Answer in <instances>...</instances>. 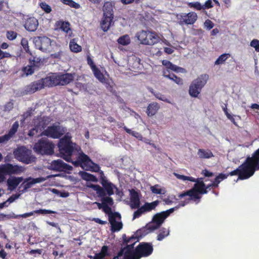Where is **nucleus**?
Returning a JSON list of instances; mask_svg holds the SVG:
<instances>
[{"label": "nucleus", "instance_id": "nucleus-1", "mask_svg": "<svg viewBox=\"0 0 259 259\" xmlns=\"http://www.w3.org/2000/svg\"><path fill=\"white\" fill-rule=\"evenodd\" d=\"M100 183L102 187L99 185L93 184L87 185L88 188L95 191L97 196L101 198L102 203L97 202L94 203L97 205L99 209H103L104 204L106 203H108L110 206L113 204V199L110 196L114 194V189H117L116 186L107 180L102 171L100 172Z\"/></svg>", "mask_w": 259, "mask_h": 259}, {"label": "nucleus", "instance_id": "nucleus-2", "mask_svg": "<svg viewBox=\"0 0 259 259\" xmlns=\"http://www.w3.org/2000/svg\"><path fill=\"white\" fill-rule=\"evenodd\" d=\"M75 73H52V75L47 76V82L49 88L57 85H66L71 82L74 78Z\"/></svg>", "mask_w": 259, "mask_h": 259}, {"label": "nucleus", "instance_id": "nucleus-3", "mask_svg": "<svg viewBox=\"0 0 259 259\" xmlns=\"http://www.w3.org/2000/svg\"><path fill=\"white\" fill-rule=\"evenodd\" d=\"M74 144L72 142L71 137L65 135L60 139L58 147L62 157L67 161H71V155L74 150Z\"/></svg>", "mask_w": 259, "mask_h": 259}, {"label": "nucleus", "instance_id": "nucleus-4", "mask_svg": "<svg viewBox=\"0 0 259 259\" xmlns=\"http://www.w3.org/2000/svg\"><path fill=\"white\" fill-rule=\"evenodd\" d=\"M22 166L7 163L0 165V184L5 182L6 176L19 175L24 171Z\"/></svg>", "mask_w": 259, "mask_h": 259}, {"label": "nucleus", "instance_id": "nucleus-5", "mask_svg": "<svg viewBox=\"0 0 259 259\" xmlns=\"http://www.w3.org/2000/svg\"><path fill=\"white\" fill-rule=\"evenodd\" d=\"M208 77V75L206 74H201L191 82L189 89V94L191 97L196 98L198 96L207 83Z\"/></svg>", "mask_w": 259, "mask_h": 259}, {"label": "nucleus", "instance_id": "nucleus-6", "mask_svg": "<svg viewBox=\"0 0 259 259\" xmlns=\"http://www.w3.org/2000/svg\"><path fill=\"white\" fill-rule=\"evenodd\" d=\"M122 238L123 242L126 244L125 247L120 249L123 250L124 259H134L135 248L134 249V247L135 243L139 241L138 239H137L134 236L127 238L125 234L122 236Z\"/></svg>", "mask_w": 259, "mask_h": 259}, {"label": "nucleus", "instance_id": "nucleus-7", "mask_svg": "<svg viewBox=\"0 0 259 259\" xmlns=\"http://www.w3.org/2000/svg\"><path fill=\"white\" fill-rule=\"evenodd\" d=\"M122 238L123 242L126 244L125 247L120 249L123 250L124 259H134L135 248L134 249V247L135 243L139 241L138 239H137L134 236L127 238L125 234L122 236Z\"/></svg>", "mask_w": 259, "mask_h": 259}, {"label": "nucleus", "instance_id": "nucleus-8", "mask_svg": "<svg viewBox=\"0 0 259 259\" xmlns=\"http://www.w3.org/2000/svg\"><path fill=\"white\" fill-rule=\"evenodd\" d=\"M54 145L48 139L41 138L34 146L35 151L41 155H52L54 153Z\"/></svg>", "mask_w": 259, "mask_h": 259}, {"label": "nucleus", "instance_id": "nucleus-9", "mask_svg": "<svg viewBox=\"0 0 259 259\" xmlns=\"http://www.w3.org/2000/svg\"><path fill=\"white\" fill-rule=\"evenodd\" d=\"M196 179V181L194 182H196V183L194 185L193 187L189 190L180 194L178 195L179 198H182L185 196H189L190 197L189 200H196L201 198V196L199 195V193L202 187H205V184L202 180V178Z\"/></svg>", "mask_w": 259, "mask_h": 259}, {"label": "nucleus", "instance_id": "nucleus-10", "mask_svg": "<svg viewBox=\"0 0 259 259\" xmlns=\"http://www.w3.org/2000/svg\"><path fill=\"white\" fill-rule=\"evenodd\" d=\"M31 153L30 150L24 146L17 148L13 152L15 158L27 164L34 161L35 157L31 155Z\"/></svg>", "mask_w": 259, "mask_h": 259}, {"label": "nucleus", "instance_id": "nucleus-11", "mask_svg": "<svg viewBox=\"0 0 259 259\" xmlns=\"http://www.w3.org/2000/svg\"><path fill=\"white\" fill-rule=\"evenodd\" d=\"M153 246L151 242H140L135 248L134 259H140L150 256L153 252Z\"/></svg>", "mask_w": 259, "mask_h": 259}, {"label": "nucleus", "instance_id": "nucleus-12", "mask_svg": "<svg viewBox=\"0 0 259 259\" xmlns=\"http://www.w3.org/2000/svg\"><path fill=\"white\" fill-rule=\"evenodd\" d=\"M174 208H170L166 211H161L155 214L152 220V222L150 223L151 225L152 230H156L160 228L164 222V220L173 212Z\"/></svg>", "mask_w": 259, "mask_h": 259}, {"label": "nucleus", "instance_id": "nucleus-13", "mask_svg": "<svg viewBox=\"0 0 259 259\" xmlns=\"http://www.w3.org/2000/svg\"><path fill=\"white\" fill-rule=\"evenodd\" d=\"M45 87L49 88V83L47 82V77L33 81L26 85L24 93L26 95L32 94Z\"/></svg>", "mask_w": 259, "mask_h": 259}, {"label": "nucleus", "instance_id": "nucleus-14", "mask_svg": "<svg viewBox=\"0 0 259 259\" xmlns=\"http://www.w3.org/2000/svg\"><path fill=\"white\" fill-rule=\"evenodd\" d=\"M225 175L227 176V177L229 176H233L238 175V179L245 180L253 176V174L244 162L237 169L230 172L228 174H225Z\"/></svg>", "mask_w": 259, "mask_h": 259}, {"label": "nucleus", "instance_id": "nucleus-15", "mask_svg": "<svg viewBox=\"0 0 259 259\" xmlns=\"http://www.w3.org/2000/svg\"><path fill=\"white\" fill-rule=\"evenodd\" d=\"M159 204V201L157 200L152 202H145L144 204L139 208L133 213V220L140 218L143 214L154 210Z\"/></svg>", "mask_w": 259, "mask_h": 259}, {"label": "nucleus", "instance_id": "nucleus-16", "mask_svg": "<svg viewBox=\"0 0 259 259\" xmlns=\"http://www.w3.org/2000/svg\"><path fill=\"white\" fill-rule=\"evenodd\" d=\"M244 162L253 175L256 170H258L259 148L253 152L251 157H247Z\"/></svg>", "mask_w": 259, "mask_h": 259}, {"label": "nucleus", "instance_id": "nucleus-17", "mask_svg": "<svg viewBox=\"0 0 259 259\" xmlns=\"http://www.w3.org/2000/svg\"><path fill=\"white\" fill-rule=\"evenodd\" d=\"M75 167L80 166L83 169H87L89 165L91 163H93V161L90 158L82 152L78 154L76 159L73 161L72 159L71 161Z\"/></svg>", "mask_w": 259, "mask_h": 259}, {"label": "nucleus", "instance_id": "nucleus-18", "mask_svg": "<svg viewBox=\"0 0 259 259\" xmlns=\"http://www.w3.org/2000/svg\"><path fill=\"white\" fill-rule=\"evenodd\" d=\"M65 131L63 128L59 125H52L47 127L43 132L42 134L51 138L58 139L60 138Z\"/></svg>", "mask_w": 259, "mask_h": 259}, {"label": "nucleus", "instance_id": "nucleus-19", "mask_svg": "<svg viewBox=\"0 0 259 259\" xmlns=\"http://www.w3.org/2000/svg\"><path fill=\"white\" fill-rule=\"evenodd\" d=\"M49 168L56 171H66L67 170H71L72 167L65 163L62 160L57 159L51 162Z\"/></svg>", "mask_w": 259, "mask_h": 259}, {"label": "nucleus", "instance_id": "nucleus-20", "mask_svg": "<svg viewBox=\"0 0 259 259\" xmlns=\"http://www.w3.org/2000/svg\"><path fill=\"white\" fill-rule=\"evenodd\" d=\"M51 176H48L47 178L39 177L37 178H31L30 177L26 179L20 187V188L21 187L23 188V189L21 190V192L22 193L25 192L28 189L31 188L33 185L44 182L47 179L51 178Z\"/></svg>", "mask_w": 259, "mask_h": 259}, {"label": "nucleus", "instance_id": "nucleus-21", "mask_svg": "<svg viewBox=\"0 0 259 259\" xmlns=\"http://www.w3.org/2000/svg\"><path fill=\"white\" fill-rule=\"evenodd\" d=\"M131 209H138L140 206V198L138 193L134 189L130 190V201L129 203Z\"/></svg>", "mask_w": 259, "mask_h": 259}, {"label": "nucleus", "instance_id": "nucleus-22", "mask_svg": "<svg viewBox=\"0 0 259 259\" xmlns=\"http://www.w3.org/2000/svg\"><path fill=\"white\" fill-rule=\"evenodd\" d=\"M19 127V122L18 121H15L12 125V127L9 131L8 134L4 136H0V144L4 143L8 141L15 133L17 132Z\"/></svg>", "mask_w": 259, "mask_h": 259}, {"label": "nucleus", "instance_id": "nucleus-23", "mask_svg": "<svg viewBox=\"0 0 259 259\" xmlns=\"http://www.w3.org/2000/svg\"><path fill=\"white\" fill-rule=\"evenodd\" d=\"M19 127V122L18 121H15L12 125V127L9 131L8 134L4 136H0V144L4 143L8 141L15 133L17 132Z\"/></svg>", "mask_w": 259, "mask_h": 259}, {"label": "nucleus", "instance_id": "nucleus-24", "mask_svg": "<svg viewBox=\"0 0 259 259\" xmlns=\"http://www.w3.org/2000/svg\"><path fill=\"white\" fill-rule=\"evenodd\" d=\"M151 227V225L150 223L148 224L145 227L138 230L133 236L136 237L137 239H138L139 241V238H142L155 230H152Z\"/></svg>", "mask_w": 259, "mask_h": 259}, {"label": "nucleus", "instance_id": "nucleus-25", "mask_svg": "<svg viewBox=\"0 0 259 259\" xmlns=\"http://www.w3.org/2000/svg\"><path fill=\"white\" fill-rule=\"evenodd\" d=\"M95 77L101 83L105 84L106 88H112L110 85L109 81L108 79L106 78L103 74L101 72V70L98 68H96L92 70Z\"/></svg>", "mask_w": 259, "mask_h": 259}, {"label": "nucleus", "instance_id": "nucleus-26", "mask_svg": "<svg viewBox=\"0 0 259 259\" xmlns=\"http://www.w3.org/2000/svg\"><path fill=\"white\" fill-rule=\"evenodd\" d=\"M38 26V20L35 17H28L24 24L25 29L29 31H34Z\"/></svg>", "mask_w": 259, "mask_h": 259}, {"label": "nucleus", "instance_id": "nucleus-27", "mask_svg": "<svg viewBox=\"0 0 259 259\" xmlns=\"http://www.w3.org/2000/svg\"><path fill=\"white\" fill-rule=\"evenodd\" d=\"M116 219L119 220H121V218L109 216V222L111 224V231L112 232H117L120 231L122 228V223L121 222L116 221Z\"/></svg>", "mask_w": 259, "mask_h": 259}, {"label": "nucleus", "instance_id": "nucleus-28", "mask_svg": "<svg viewBox=\"0 0 259 259\" xmlns=\"http://www.w3.org/2000/svg\"><path fill=\"white\" fill-rule=\"evenodd\" d=\"M140 21L146 28L157 26V22L155 21L154 17H140Z\"/></svg>", "mask_w": 259, "mask_h": 259}, {"label": "nucleus", "instance_id": "nucleus-29", "mask_svg": "<svg viewBox=\"0 0 259 259\" xmlns=\"http://www.w3.org/2000/svg\"><path fill=\"white\" fill-rule=\"evenodd\" d=\"M23 177H14L7 180V185L10 190L16 189L19 184L23 181Z\"/></svg>", "mask_w": 259, "mask_h": 259}, {"label": "nucleus", "instance_id": "nucleus-30", "mask_svg": "<svg viewBox=\"0 0 259 259\" xmlns=\"http://www.w3.org/2000/svg\"><path fill=\"white\" fill-rule=\"evenodd\" d=\"M159 37L155 32L148 31L146 45H153L159 41Z\"/></svg>", "mask_w": 259, "mask_h": 259}, {"label": "nucleus", "instance_id": "nucleus-31", "mask_svg": "<svg viewBox=\"0 0 259 259\" xmlns=\"http://www.w3.org/2000/svg\"><path fill=\"white\" fill-rule=\"evenodd\" d=\"M55 26L56 29H60L66 33L71 30L70 23L66 21H58L55 23Z\"/></svg>", "mask_w": 259, "mask_h": 259}, {"label": "nucleus", "instance_id": "nucleus-32", "mask_svg": "<svg viewBox=\"0 0 259 259\" xmlns=\"http://www.w3.org/2000/svg\"><path fill=\"white\" fill-rule=\"evenodd\" d=\"M45 127V125L44 120H39L38 123L35 125V126L29 131L28 135L30 137H33L37 134L39 129L41 131V128L44 129Z\"/></svg>", "mask_w": 259, "mask_h": 259}, {"label": "nucleus", "instance_id": "nucleus-33", "mask_svg": "<svg viewBox=\"0 0 259 259\" xmlns=\"http://www.w3.org/2000/svg\"><path fill=\"white\" fill-rule=\"evenodd\" d=\"M197 154L201 159H208L214 156L209 149H199Z\"/></svg>", "mask_w": 259, "mask_h": 259}, {"label": "nucleus", "instance_id": "nucleus-34", "mask_svg": "<svg viewBox=\"0 0 259 259\" xmlns=\"http://www.w3.org/2000/svg\"><path fill=\"white\" fill-rule=\"evenodd\" d=\"M114 17H103L100 25L102 29L106 32L109 29Z\"/></svg>", "mask_w": 259, "mask_h": 259}, {"label": "nucleus", "instance_id": "nucleus-35", "mask_svg": "<svg viewBox=\"0 0 259 259\" xmlns=\"http://www.w3.org/2000/svg\"><path fill=\"white\" fill-rule=\"evenodd\" d=\"M159 109V106L158 103L153 102L150 103L147 109V114L149 116L154 115Z\"/></svg>", "mask_w": 259, "mask_h": 259}, {"label": "nucleus", "instance_id": "nucleus-36", "mask_svg": "<svg viewBox=\"0 0 259 259\" xmlns=\"http://www.w3.org/2000/svg\"><path fill=\"white\" fill-rule=\"evenodd\" d=\"M29 62L30 64L35 69H38L41 65H43L41 59L36 56H32L31 58H29Z\"/></svg>", "mask_w": 259, "mask_h": 259}, {"label": "nucleus", "instance_id": "nucleus-37", "mask_svg": "<svg viewBox=\"0 0 259 259\" xmlns=\"http://www.w3.org/2000/svg\"><path fill=\"white\" fill-rule=\"evenodd\" d=\"M103 16H112L113 15V8L111 3L106 2L103 6Z\"/></svg>", "mask_w": 259, "mask_h": 259}, {"label": "nucleus", "instance_id": "nucleus-38", "mask_svg": "<svg viewBox=\"0 0 259 259\" xmlns=\"http://www.w3.org/2000/svg\"><path fill=\"white\" fill-rule=\"evenodd\" d=\"M108 203H106V204H104L103 211L104 212L108 215V219L109 218V216H111L112 217H118L119 218H121L120 214L118 212H112V210L111 207L109 206Z\"/></svg>", "mask_w": 259, "mask_h": 259}, {"label": "nucleus", "instance_id": "nucleus-39", "mask_svg": "<svg viewBox=\"0 0 259 259\" xmlns=\"http://www.w3.org/2000/svg\"><path fill=\"white\" fill-rule=\"evenodd\" d=\"M169 234V230L165 228H162L159 230L157 236V240L162 241Z\"/></svg>", "mask_w": 259, "mask_h": 259}, {"label": "nucleus", "instance_id": "nucleus-40", "mask_svg": "<svg viewBox=\"0 0 259 259\" xmlns=\"http://www.w3.org/2000/svg\"><path fill=\"white\" fill-rule=\"evenodd\" d=\"M40 46L39 47L40 50H46L47 48L51 46V39L46 36L39 37Z\"/></svg>", "mask_w": 259, "mask_h": 259}, {"label": "nucleus", "instance_id": "nucleus-41", "mask_svg": "<svg viewBox=\"0 0 259 259\" xmlns=\"http://www.w3.org/2000/svg\"><path fill=\"white\" fill-rule=\"evenodd\" d=\"M162 64L163 65L165 66L167 69H169L176 72H178L180 70L182 69V68L173 64L170 61L166 60H163L162 61Z\"/></svg>", "mask_w": 259, "mask_h": 259}, {"label": "nucleus", "instance_id": "nucleus-42", "mask_svg": "<svg viewBox=\"0 0 259 259\" xmlns=\"http://www.w3.org/2000/svg\"><path fill=\"white\" fill-rule=\"evenodd\" d=\"M148 31L142 30L138 32L136 34L138 40L140 41L141 44L143 45H145L146 43H148V42L146 41Z\"/></svg>", "mask_w": 259, "mask_h": 259}, {"label": "nucleus", "instance_id": "nucleus-43", "mask_svg": "<svg viewBox=\"0 0 259 259\" xmlns=\"http://www.w3.org/2000/svg\"><path fill=\"white\" fill-rule=\"evenodd\" d=\"M69 47L71 51L74 53H78L81 51L82 48L80 46L77 44L74 39H72L69 43Z\"/></svg>", "mask_w": 259, "mask_h": 259}, {"label": "nucleus", "instance_id": "nucleus-44", "mask_svg": "<svg viewBox=\"0 0 259 259\" xmlns=\"http://www.w3.org/2000/svg\"><path fill=\"white\" fill-rule=\"evenodd\" d=\"M227 178V176H226L225 174L221 173L218 176L216 177L214 181L212 183V185L214 187H218L219 184L222 181Z\"/></svg>", "mask_w": 259, "mask_h": 259}, {"label": "nucleus", "instance_id": "nucleus-45", "mask_svg": "<svg viewBox=\"0 0 259 259\" xmlns=\"http://www.w3.org/2000/svg\"><path fill=\"white\" fill-rule=\"evenodd\" d=\"M82 178L86 181H90L94 182H98V179L96 176L85 171L82 172Z\"/></svg>", "mask_w": 259, "mask_h": 259}, {"label": "nucleus", "instance_id": "nucleus-46", "mask_svg": "<svg viewBox=\"0 0 259 259\" xmlns=\"http://www.w3.org/2000/svg\"><path fill=\"white\" fill-rule=\"evenodd\" d=\"M230 57L229 54L224 53L220 55L214 62L215 65H220L223 64L227 59Z\"/></svg>", "mask_w": 259, "mask_h": 259}, {"label": "nucleus", "instance_id": "nucleus-47", "mask_svg": "<svg viewBox=\"0 0 259 259\" xmlns=\"http://www.w3.org/2000/svg\"><path fill=\"white\" fill-rule=\"evenodd\" d=\"M174 175L178 179L182 180L183 181H189L191 182H195L196 180V179L193 177L186 176L177 173H174Z\"/></svg>", "mask_w": 259, "mask_h": 259}, {"label": "nucleus", "instance_id": "nucleus-48", "mask_svg": "<svg viewBox=\"0 0 259 259\" xmlns=\"http://www.w3.org/2000/svg\"><path fill=\"white\" fill-rule=\"evenodd\" d=\"M118 42L122 45L125 46L128 45L130 42V38L128 35L120 36L117 40Z\"/></svg>", "mask_w": 259, "mask_h": 259}, {"label": "nucleus", "instance_id": "nucleus-49", "mask_svg": "<svg viewBox=\"0 0 259 259\" xmlns=\"http://www.w3.org/2000/svg\"><path fill=\"white\" fill-rule=\"evenodd\" d=\"M35 70V69L30 64L25 67H23L22 70L26 76H28L32 75Z\"/></svg>", "mask_w": 259, "mask_h": 259}, {"label": "nucleus", "instance_id": "nucleus-50", "mask_svg": "<svg viewBox=\"0 0 259 259\" xmlns=\"http://www.w3.org/2000/svg\"><path fill=\"white\" fill-rule=\"evenodd\" d=\"M124 130L128 134L131 135L132 136L136 137V138L138 139L139 140H141L143 137L141 134H140L139 133L137 132L136 131H133L131 130L130 128H128L126 126H124L123 127Z\"/></svg>", "mask_w": 259, "mask_h": 259}, {"label": "nucleus", "instance_id": "nucleus-51", "mask_svg": "<svg viewBox=\"0 0 259 259\" xmlns=\"http://www.w3.org/2000/svg\"><path fill=\"white\" fill-rule=\"evenodd\" d=\"M61 2L69 6L70 7L78 9L80 7V5L74 2L72 0H61Z\"/></svg>", "mask_w": 259, "mask_h": 259}, {"label": "nucleus", "instance_id": "nucleus-52", "mask_svg": "<svg viewBox=\"0 0 259 259\" xmlns=\"http://www.w3.org/2000/svg\"><path fill=\"white\" fill-rule=\"evenodd\" d=\"M21 44L26 52L30 53V54L31 55V53H30L29 49L28 42L27 39L25 38H22Z\"/></svg>", "mask_w": 259, "mask_h": 259}, {"label": "nucleus", "instance_id": "nucleus-53", "mask_svg": "<svg viewBox=\"0 0 259 259\" xmlns=\"http://www.w3.org/2000/svg\"><path fill=\"white\" fill-rule=\"evenodd\" d=\"M197 17H187V18L184 19L183 21H181V24H183L185 23L186 24H193L196 21Z\"/></svg>", "mask_w": 259, "mask_h": 259}, {"label": "nucleus", "instance_id": "nucleus-54", "mask_svg": "<svg viewBox=\"0 0 259 259\" xmlns=\"http://www.w3.org/2000/svg\"><path fill=\"white\" fill-rule=\"evenodd\" d=\"M34 213H39V214H51V213H56V211H53V210L42 209H39L38 210H34Z\"/></svg>", "mask_w": 259, "mask_h": 259}, {"label": "nucleus", "instance_id": "nucleus-55", "mask_svg": "<svg viewBox=\"0 0 259 259\" xmlns=\"http://www.w3.org/2000/svg\"><path fill=\"white\" fill-rule=\"evenodd\" d=\"M250 46L255 49L257 52H259V40L256 39H253L250 43Z\"/></svg>", "mask_w": 259, "mask_h": 259}, {"label": "nucleus", "instance_id": "nucleus-56", "mask_svg": "<svg viewBox=\"0 0 259 259\" xmlns=\"http://www.w3.org/2000/svg\"><path fill=\"white\" fill-rule=\"evenodd\" d=\"M40 8L47 13H49L52 11L51 7L46 3H41L40 4Z\"/></svg>", "mask_w": 259, "mask_h": 259}, {"label": "nucleus", "instance_id": "nucleus-57", "mask_svg": "<svg viewBox=\"0 0 259 259\" xmlns=\"http://www.w3.org/2000/svg\"><path fill=\"white\" fill-rule=\"evenodd\" d=\"M159 186L158 185H155L151 187V190L153 193L156 194H162V189L159 188Z\"/></svg>", "mask_w": 259, "mask_h": 259}, {"label": "nucleus", "instance_id": "nucleus-58", "mask_svg": "<svg viewBox=\"0 0 259 259\" xmlns=\"http://www.w3.org/2000/svg\"><path fill=\"white\" fill-rule=\"evenodd\" d=\"M17 33L13 31H8L7 33V37L9 40H13L16 38Z\"/></svg>", "mask_w": 259, "mask_h": 259}, {"label": "nucleus", "instance_id": "nucleus-59", "mask_svg": "<svg viewBox=\"0 0 259 259\" xmlns=\"http://www.w3.org/2000/svg\"><path fill=\"white\" fill-rule=\"evenodd\" d=\"M4 218L8 220L12 219H18V214H15L13 212L10 214H4Z\"/></svg>", "mask_w": 259, "mask_h": 259}, {"label": "nucleus", "instance_id": "nucleus-60", "mask_svg": "<svg viewBox=\"0 0 259 259\" xmlns=\"http://www.w3.org/2000/svg\"><path fill=\"white\" fill-rule=\"evenodd\" d=\"M204 26L205 28H206L208 30H210L213 28L214 24L211 21L208 19L205 21Z\"/></svg>", "mask_w": 259, "mask_h": 259}, {"label": "nucleus", "instance_id": "nucleus-61", "mask_svg": "<svg viewBox=\"0 0 259 259\" xmlns=\"http://www.w3.org/2000/svg\"><path fill=\"white\" fill-rule=\"evenodd\" d=\"M87 62L88 64L90 65L92 70H94V69L97 67L94 63L93 60L89 56L88 57Z\"/></svg>", "mask_w": 259, "mask_h": 259}, {"label": "nucleus", "instance_id": "nucleus-62", "mask_svg": "<svg viewBox=\"0 0 259 259\" xmlns=\"http://www.w3.org/2000/svg\"><path fill=\"white\" fill-rule=\"evenodd\" d=\"M171 80L174 81L175 82H176L177 84L179 85H182L183 84V79L176 75H175L174 79H171Z\"/></svg>", "mask_w": 259, "mask_h": 259}, {"label": "nucleus", "instance_id": "nucleus-63", "mask_svg": "<svg viewBox=\"0 0 259 259\" xmlns=\"http://www.w3.org/2000/svg\"><path fill=\"white\" fill-rule=\"evenodd\" d=\"M108 246L106 245H104L102 247L100 252L105 257V256L108 255Z\"/></svg>", "mask_w": 259, "mask_h": 259}, {"label": "nucleus", "instance_id": "nucleus-64", "mask_svg": "<svg viewBox=\"0 0 259 259\" xmlns=\"http://www.w3.org/2000/svg\"><path fill=\"white\" fill-rule=\"evenodd\" d=\"M123 255L124 254L123 253V250H120L117 254L114 256L112 259H124Z\"/></svg>", "mask_w": 259, "mask_h": 259}]
</instances>
